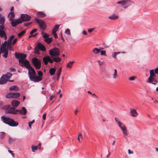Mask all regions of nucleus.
Returning a JSON list of instances; mask_svg holds the SVG:
<instances>
[{"label":"nucleus","instance_id":"36","mask_svg":"<svg viewBox=\"0 0 158 158\" xmlns=\"http://www.w3.org/2000/svg\"><path fill=\"white\" fill-rule=\"evenodd\" d=\"M2 52L4 53L3 56L5 58H6L8 55V50L2 51Z\"/></svg>","mask_w":158,"mask_h":158},{"label":"nucleus","instance_id":"10","mask_svg":"<svg viewBox=\"0 0 158 158\" xmlns=\"http://www.w3.org/2000/svg\"><path fill=\"white\" fill-rule=\"evenodd\" d=\"M19 65L21 67L24 66L27 69H28L30 66L29 61L27 60H23L21 61H19Z\"/></svg>","mask_w":158,"mask_h":158},{"label":"nucleus","instance_id":"44","mask_svg":"<svg viewBox=\"0 0 158 158\" xmlns=\"http://www.w3.org/2000/svg\"><path fill=\"white\" fill-rule=\"evenodd\" d=\"M25 33L26 31L24 30L19 33L18 35L19 37H21Z\"/></svg>","mask_w":158,"mask_h":158},{"label":"nucleus","instance_id":"63","mask_svg":"<svg viewBox=\"0 0 158 158\" xmlns=\"http://www.w3.org/2000/svg\"><path fill=\"white\" fill-rule=\"evenodd\" d=\"M52 34H53L55 38H56L57 37V35L56 33V32L54 33H52Z\"/></svg>","mask_w":158,"mask_h":158},{"label":"nucleus","instance_id":"1","mask_svg":"<svg viewBox=\"0 0 158 158\" xmlns=\"http://www.w3.org/2000/svg\"><path fill=\"white\" fill-rule=\"evenodd\" d=\"M28 73L29 78L31 81L34 82H38L41 80V79L38 76H36V72L31 65L28 69Z\"/></svg>","mask_w":158,"mask_h":158},{"label":"nucleus","instance_id":"46","mask_svg":"<svg viewBox=\"0 0 158 158\" xmlns=\"http://www.w3.org/2000/svg\"><path fill=\"white\" fill-rule=\"evenodd\" d=\"M31 148L32 151L33 152H34L37 149V147L34 146H32L31 147Z\"/></svg>","mask_w":158,"mask_h":158},{"label":"nucleus","instance_id":"53","mask_svg":"<svg viewBox=\"0 0 158 158\" xmlns=\"http://www.w3.org/2000/svg\"><path fill=\"white\" fill-rule=\"evenodd\" d=\"M15 140V139L12 138H9V143H11Z\"/></svg>","mask_w":158,"mask_h":158},{"label":"nucleus","instance_id":"33","mask_svg":"<svg viewBox=\"0 0 158 158\" xmlns=\"http://www.w3.org/2000/svg\"><path fill=\"white\" fill-rule=\"evenodd\" d=\"M41 33L43 35V38H44V39L48 38V37H49V35L48 34L44 32L43 31H42L41 32Z\"/></svg>","mask_w":158,"mask_h":158},{"label":"nucleus","instance_id":"51","mask_svg":"<svg viewBox=\"0 0 158 158\" xmlns=\"http://www.w3.org/2000/svg\"><path fill=\"white\" fill-rule=\"evenodd\" d=\"M0 30H6L3 24H1V25H0Z\"/></svg>","mask_w":158,"mask_h":158},{"label":"nucleus","instance_id":"48","mask_svg":"<svg viewBox=\"0 0 158 158\" xmlns=\"http://www.w3.org/2000/svg\"><path fill=\"white\" fill-rule=\"evenodd\" d=\"M65 33L68 35H70L71 34L70 30L68 28L66 29Z\"/></svg>","mask_w":158,"mask_h":158},{"label":"nucleus","instance_id":"47","mask_svg":"<svg viewBox=\"0 0 158 158\" xmlns=\"http://www.w3.org/2000/svg\"><path fill=\"white\" fill-rule=\"evenodd\" d=\"M38 74L39 75L38 76L39 77H40L41 79V80H42V76H43V73L42 71H39L38 72Z\"/></svg>","mask_w":158,"mask_h":158},{"label":"nucleus","instance_id":"26","mask_svg":"<svg viewBox=\"0 0 158 158\" xmlns=\"http://www.w3.org/2000/svg\"><path fill=\"white\" fill-rule=\"evenodd\" d=\"M155 74V71L154 69L150 70L149 77H155L156 76Z\"/></svg>","mask_w":158,"mask_h":158},{"label":"nucleus","instance_id":"15","mask_svg":"<svg viewBox=\"0 0 158 158\" xmlns=\"http://www.w3.org/2000/svg\"><path fill=\"white\" fill-rule=\"evenodd\" d=\"M130 113L131 115L133 117H136L138 115V113L136 111V110L134 109H130Z\"/></svg>","mask_w":158,"mask_h":158},{"label":"nucleus","instance_id":"20","mask_svg":"<svg viewBox=\"0 0 158 158\" xmlns=\"http://www.w3.org/2000/svg\"><path fill=\"white\" fill-rule=\"evenodd\" d=\"M6 30H0V36L1 38H4L5 40L7 39V36L5 32Z\"/></svg>","mask_w":158,"mask_h":158},{"label":"nucleus","instance_id":"31","mask_svg":"<svg viewBox=\"0 0 158 158\" xmlns=\"http://www.w3.org/2000/svg\"><path fill=\"white\" fill-rule=\"evenodd\" d=\"M5 19L4 17L2 16L1 15L0 17V24H3L5 23Z\"/></svg>","mask_w":158,"mask_h":158},{"label":"nucleus","instance_id":"17","mask_svg":"<svg viewBox=\"0 0 158 158\" xmlns=\"http://www.w3.org/2000/svg\"><path fill=\"white\" fill-rule=\"evenodd\" d=\"M27 111L24 107L22 108V110H18V114H20L25 115L27 114Z\"/></svg>","mask_w":158,"mask_h":158},{"label":"nucleus","instance_id":"55","mask_svg":"<svg viewBox=\"0 0 158 158\" xmlns=\"http://www.w3.org/2000/svg\"><path fill=\"white\" fill-rule=\"evenodd\" d=\"M8 151L11 154L13 157L14 158L15 156V155L14 153H13V152L10 150H8Z\"/></svg>","mask_w":158,"mask_h":158},{"label":"nucleus","instance_id":"38","mask_svg":"<svg viewBox=\"0 0 158 158\" xmlns=\"http://www.w3.org/2000/svg\"><path fill=\"white\" fill-rule=\"evenodd\" d=\"M124 134L125 135H127L128 133L127 132V130L126 126L121 129Z\"/></svg>","mask_w":158,"mask_h":158},{"label":"nucleus","instance_id":"40","mask_svg":"<svg viewBox=\"0 0 158 158\" xmlns=\"http://www.w3.org/2000/svg\"><path fill=\"white\" fill-rule=\"evenodd\" d=\"M12 93H9L6 95V97L7 98H13Z\"/></svg>","mask_w":158,"mask_h":158},{"label":"nucleus","instance_id":"25","mask_svg":"<svg viewBox=\"0 0 158 158\" xmlns=\"http://www.w3.org/2000/svg\"><path fill=\"white\" fill-rule=\"evenodd\" d=\"M12 46H13V45H12V43H8L7 42V50H8L9 51L12 50V49L13 48Z\"/></svg>","mask_w":158,"mask_h":158},{"label":"nucleus","instance_id":"54","mask_svg":"<svg viewBox=\"0 0 158 158\" xmlns=\"http://www.w3.org/2000/svg\"><path fill=\"white\" fill-rule=\"evenodd\" d=\"M37 31L36 29H34L32 30L30 32V34L31 35L33 34L34 33L36 32Z\"/></svg>","mask_w":158,"mask_h":158},{"label":"nucleus","instance_id":"37","mask_svg":"<svg viewBox=\"0 0 158 158\" xmlns=\"http://www.w3.org/2000/svg\"><path fill=\"white\" fill-rule=\"evenodd\" d=\"M74 62V61H69L67 64L66 67L67 68H71Z\"/></svg>","mask_w":158,"mask_h":158},{"label":"nucleus","instance_id":"45","mask_svg":"<svg viewBox=\"0 0 158 158\" xmlns=\"http://www.w3.org/2000/svg\"><path fill=\"white\" fill-rule=\"evenodd\" d=\"M39 49H38L37 48H35V50L34 52V53L35 54H40V52L39 51Z\"/></svg>","mask_w":158,"mask_h":158},{"label":"nucleus","instance_id":"9","mask_svg":"<svg viewBox=\"0 0 158 158\" xmlns=\"http://www.w3.org/2000/svg\"><path fill=\"white\" fill-rule=\"evenodd\" d=\"M15 55L16 58L19 60V61L20 60L21 61L24 60L27 57V56L25 54L19 53L16 52L15 53Z\"/></svg>","mask_w":158,"mask_h":158},{"label":"nucleus","instance_id":"3","mask_svg":"<svg viewBox=\"0 0 158 158\" xmlns=\"http://www.w3.org/2000/svg\"><path fill=\"white\" fill-rule=\"evenodd\" d=\"M1 119L2 121L6 124H7L11 127H16L19 125L17 122L15 121L12 119L5 117L4 116H2Z\"/></svg>","mask_w":158,"mask_h":158},{"label":"nucleus","instance_id":"23","mask_svg":"<svg viewBox=\"0 0 158 158\" xmlns=\"http://www.w3.org/2000/svg\"><path fill=\"white\" fill-rule=\"evenodd\" d=\"M37 15L39 18H43L46 16V15L42 12H39L37 13Z\"/></svg>","mask_w":158,"mask_h":158},{"label":"nucleus","instance_id":"50","mask_svg":"<svg viewBox=\"0 0 158 158\" xmlns=\"http://www.w3.org/2000/svg\"><path fill=\"white\" fill-rule=\"evenodd\" d=\"M136 78V77L135 76H132L129 78V80L130 81H133Z\"/></svg>","mask_w":158,"mask_h":158},{"label":"nucleus","instance_id":"24","mask_svg":"<svg viewBox=\"0 0 158 158\" xmlns=\"http://www.w3.org/2000/svg\"><path fill=\"white\" fill-rule=\"evenodd\" d=\"M118 77V75L117 74V70L115 69H114V73L112 74V78L114 79H116Z\"/></svg>","mask_w":158,"mask_h":158},{"label":"nucleus","instance_id":"35","mask_svg":"<svg viewBox=\"0 0 158 158\" xmlns=\"http://www.w3.org/2000/svg\"><path fill=\"white\" fill-rule=\"evenodd\" d=\"M18 87L16 86H10L9 88L10 90H14L16 91L18 90Z\"/></svg>","mask_w":158,"mask_h":158},{"label":"nucleus","instance_id":"16","mask_svg":"<svg viewBox=\"0 0 158 158\" xmlns=\"http://www.w3.org/2000/svg\"><path fill=\"white\" fill-rule=\"evenodd\" d=\"M7 41H5L4 42L2 43L0 48V51L2 52L3 51L7 50V48H6L7 46Z\"/></svg>","mask_w":158,"mask_h":158},{"label":"nucleus","instance_id":"64","mask_svg":"<svg viewBox=\"0 0 158 158\" xmlns=\"http://www.w3.org/2000/svg\"><path fill=\"white\" fill-rule=\"evenodd\" d=\"M82 34L83 35H87V32L85 30H83V32H82Z\"/></svg>","mask_w":158,"mask_h":158},{"label":"nucleus","instance_id":"42","mask_svg":"<svg viewBox=\"0 0 158 158\" xmlns=\"http://www.w3.org/2000/svg\"><path fill=\"white\" fill-rule=\"evenodd\" d=\"M14 38V36L13 35H11L10 36L9 39L8 40L7 42L8 43H12V41L13 39Z\"/></svg>","mask_w":158,"mask_h":158},{"label":"nucleus","instance_id":"59","mask_svg":"<svg viewBox=\"0 0 158 158\" xmlns=\"http://www.w3.org/2000/svg\"><path fill=\"white\" fill-rule=\"evenodd\" d=\"M31 24H32V23L28 22L26 23H25L24 24V26L25 27H27L28 25H30Z\"/></svg>","mask_w":158,"mask_h":158},{"label":"nucleus","instance_id":"56","mask_svg":"<svg viewBox=\"0 0 158 158\" xmlns=\"http://www.w3.org/2000/svg\"><path fill=\"white\" fill-rule=\"evenodd\" d=\"M98 62L99 65L101 66L103 65L104 64V61H101L100 60H98Z\"/></svg>","mask_w":158,"mask_h":158},{"label":"nucleus","instance_id":"62","mask_svg":"<svg viewBox=\"0 0 158 158\" xmlns=\"http://www.w3.org/2000/svg\"><path fill=\"white\" fill-rule=\"evenodd\" d=\"M46 114H44L43 116V118L44 120H45L46 119Z\"/></svg>","mask_w":158,"mask_h":158},{"label":"nucleus","instance_id":"61","mask_svg":"<svg viewBox=\"0 0 158 158\" xmlns=\"http://www.w3.org/2000/svg\"><path fill=\"white\" fill-rule=\"evenodd\" d=\"M94 28H90L88 29V31L89 33H91L94 30Z\"/></svg>","mask_w":158,"mask_h":158},{"label":"nucleus","instance_id":"28","mask_svg":"<svg viewBox=\"0 0 158 158\" xmlns=\"http://www.w3.org/2000/svg\"><path fill=\"white\" fill-rule=\"evenodd\" d=\"M49 72L51 75H53L55 73L56 69L55 68H51L50 69Z\"/></svg>","mask_w":158,"mask_h":158},{"label":"nucleus","instance_id":"34","mask_svg":"<svg viewBox=\"0 0 158 158\" xmlns=\"http://www.w3.org/2000/svg\"><path fill=\"white\" fill-rule=\"evenodd\" d=\"M62 71V68L60 67L59 69L56 72L57 79H58Z\"/></svg>","mask_w":158,"mask_h":158},{"label":"nucleus","instance_id":"2","mask_svg":"<svg viewBox=\"0 0 158 158\" xmlns=\"http://www.w3.org/2000/svg\"><path fill=\"white\" fill-rule=\"evenodd\" d=\"M49 54L51 58L55 62H58L61 60V59L58 57L60 53L58 48H54L49 50Z\"/></svg>","mask_w":158,"mask_h":158},{"label":"nucleus","instance_id":"52","mask_svg":"<svg viewBox=\"0 0 158 158\" xmlns=\"http://www.w3.org/2000/svg\"><path fill=\"white\" fill-rule=\"evenodd\" d=\"M92 96L94 98H95L96 100L98 99V96L94 93L92 94Z\"/></svg>","mask_w":158,"mask_h":158},{"label":"nucleus","instance_id":"57","mask_svg":"<svg viewBox=\"0 0 158 158\" xmlns=\"http://www.w3.org/2000/svg\"><path fill=\"white\" fill-rule=\"evenodd\" d=\"M17 38H15L12 41V44L13 45H14L16 43L17 41Z\"/></svg>","mask_w":158,"mask_h":158},{"label":"nucleus","instance_id":"32","mask_svg":"<svg viewBox=\"0 0 158 158\" xmlns=\"http://www.w3.org/2000/svg\"><path fill=\"white\" fill-rule=\"evenodd\" d=\"M108 18L111 20H114L117 19L118 18V16L114 14L109 17Z\"/></svg>","mask_w":158,"mask_h":158},{"label":"nucleus","instance_id":"30","mask_svg":"<svg viewBox=\"0 0 158 158\" xmlns=\"http://www.w3.org/2000/svg\"><path fill=\"white\" fill-rule=\"evenodd\" d=\"M52 38L50 37L44 39V41L48 44H50L52 41Z\"/></svg>","mask_w":158,"mask_h":158},{"label":"nucleus","instance_id":"14","mask_svg":"<svg viewBox=\"0 0 158 158\" xmlns=\"http://www.w3.org/2000/svg\"><path fill=\"white\" fill-rule=\"evenodd\" d=\"M114 119L115 121L117 122L118 126L121 129L125 127V125L123 123H121L120 122V120L119 118L115 117Z\"/></svg>","mask_w":158,"mask_h":158},{"label":"nucleus","instance_id":"5","mask_svg":"<svg viewBox=\"0 0 158 158\" xmlns=\"http://www.w3.org/2000/svg\"><path fill=\"white\" fill-rule=\"evenodd\" d=\"M12 76V74L11 73H8L6 74L2 75L0 79V84H3L5 83L7 81V80Z\"/></svg>","mask_w":158,"mask_h":158},{"label":"nucleus","instance_id":"58","mask_svg":"<svg viewBox=\"0 0 158 158\" xmlns=\"http://www.w3.org/2000/svg\"><path fill=\"white\" fill-rule=\"evenodd\" d=\"M5 133L4 132H2L1 134V138L2 139L5 136Z\"/></svg>","mask_w":158,"mask_h":158},{"label":"nucleus","instance_id":"18","mask_svg":"<svg viewBox=\"0 0 158 158\" xmlns=\"http://www.w3.org/2000/svg\"><path fill=\"white\" fill-rule=\"evenodd\" d=\"M37 47L39 50L42 51H45V47L41 43H38Z\"/></svg>","mask_w":158,"mask_h":158},{"label":"nucleus","instance_id":"12","mask_svg":"<svg viewBox=\"0 0 158 158\" xmlns=\"http://www.w3.org/2000/svg\"><path fill=\"white\" fill-rule=\"evenodd\" d=\"M51 58V56H47L43 57V61L45 65H47L48 62L51 63H53L54 60Z\"/></svg>","mask_w":158,"mask_h":158},{"label":"nucleus","instance_id":"7","mask_svg":"<svg viewBox=\"0 0 158 158\" xmlns=\"http://www.w3.org/2000/svg\"><path fill=\"white\" fill-rule=\"evenodd\" d=\"M132 2L130 0H123L117 2V4H120L122 7L124 8H126Z\"/></svg>","mask_w":158,"mask_h":158},{"label":"nucleus","instance_id":"39","mask_svg":"<svg viewBox=\"0 0 158 158\" xmlns=\"http://www.w3.org/2000/svg\"><path fill=\"white\" fill-rule=\"evenodd\" d=\"M78 139L79 140V141L80 142H81L82 141V139H83V137H82V136L81 134L80 133L79 134V135L78 136Z\"/></svg>","mask_w":158,"mask_h":158},{"label":"nucleus","instance_id":"19","mask_svg":"<svg viewBox=\"0 0 158 158\" xmlns=\"http://www.w3.org/2000/svg\"><path fill=\"white\" fill-rule=\"evenodd\" d=\"M155 77H149L148 79V82L154 85H156L157 83V80L155 79Z\"/></svg>","mask_w":158,"mask_h":158},{"label":"nucleus","instance_id":"27","mask_svg":"<svg viewBox=\"0 0 158 158\" xmlns=\"http://www.w3.org/2000/svg\"><path fill=\"white\" fill-rule=\"evenodd\" d=\"M13 98H18L20 95V94L18 92L12 93Z\"/></svg>","mask_w":158,"mask_h":158},{"label":"nucleus","instance_id":"6","mask_svg":"<svg viewBox=\"0 0 158 158\" xmlns=\"http://www.w3.org/2000/svg\"><path fill=\"white\" fill-rule=\"evenodd\" d=\"M32 62L36 69H39L40 68L41 63L40 60L36 57H34L32 60Z\"/></svg>","mask_w":158,"mask_h":158},{"label":"nucleus","instance_id":"41","mask_svg":"<svg viewBox=\"0 0 158 158\" xmlns=\"http://www.w3.org/2000/svg\"><path fill=\"white\" fill-rule=\"evenodd\" d=\"M93 52L95 54H97L100 52V49L97 48H95L93 50Z\"/></svg>","mask_w":158,"mask_h":158},{"label":"nucleus","instance_id":"11","mask_svg":"<svg viewBox=\"0 0 158 158\" xmlns=\"http://www.w3.org/2000/svg\"><path fill=\"white\" fill-rule=\"evenodd\" d=\"M20 19L22 23L23 21H28L31 18V16L26 14H22L21 15Z\"/></svg>","mask_w":158,"mask_h":158},{"label":"nucleus","instance_id":"29","mask_svg":"<svg viewBox=\"0 0 158 158\" xmlns=\"http://www.w3.org/2000/svg\"><path fill=\"white\" fill-rule=\"evenodd\" d=\"M59 25H55L52 30V33H56V31L58 30L59 28Z\"/></svg>","mask_w":158,"mask_h":158},{"label":"nucleus","instance_id":"13","mask_svg":"<svg viewBox=\"0 0 158 158\" xmlns=\"http://www.w3.org/2000/svg\"><path fill=\"white\" fill-rule=\"evenodd\" d=\"M22 23V21L20 19H13L11 21V25L13 27H15L17 25Z\"/></svg>","mask_w":158,"mask_h":158},{"label":"nucleus","instance_id":"43","mask_svg":"<svg viewBox=\"0 0 158 158\" xmlns=\"http://www.w3.org/2000/svg\"><path fill=\"white\" fill-rule=\"evenodd\" d=\"M120 53V52H114L112 54V56L114 58H116V55L118 54H119Z\"/></svg>","mask_w":158,"mask_h":158},{"label":"nucleus","instance_id":"8","mask_svg":"<svg viewBox=\"0 0 158 158\" xmlns=\"http://www.w3.org/2000/svg\"><path fill=\"white\" fill-rule=\"evenodd\" d=\"M35 20L36 22L39 24L41 29L44 30L46 28V25L44 21L37 18H35Z\"/></svg>","mask_w":158,"mask_h":158},{"label":"nucleus","instance_id":"4","mask_svg":"<svg viewBox=\"0 0 158 158\" xmlns=\"http://www.w3.org/2000/svg\"><path fill=\"white\" fill-rule=\"evenodd\" d=\"M4 108L5 110L6 113H9L13 114H18V110L15 109L14 108L11 107L9 105L5 106Z\"/></svg>","mask_w":158,"mask_h":158},{"label":"nucleus","instance_id":"21","mask_svg":"<svg viewBox=\"0 0 158 158\" xmlns=\"http://www.w3.org/2000/svg\"><path fill=\"white\" fill-rule=\"evenodd\" d=\"M20 102L18 100H13L11 102V105L15 107H17L19 104Z\"/></svg>","mask_w":158,"mask_h":158},{"label":"nucleus","instance_id":"22","mask_svg":"<svg viewBox=\"0 0 158 158\" xmlns=\"http://www.w3.org/2000/svg\"><path fill=\"white\" fill-rule=\"evenodd\" d=\"M15 17V14L13 11H10L8 15V17L9 18L10 20L12 21L14 19Z\"/></svg>","mask_w":158,"mask_h":158},{"label":"nucleus","instance_id":"49","mask_svg":"<svg viewBox=\"0 0 158 158\" xmlns=\"http://www.w3.org/2000/svg\"><path fill=\"white\" fill-rule=\"evenodd\" d=\"M100 54L101 55L106 56V52L105 51L102 50L100 52Z\"/></svg>","mask_w":158,"mask_h":158},{"label":"nucleus","instance_id":"60","mask_svg":"<svg viewBox=\"0 0 158 158\" xmlns=\"http://www.w3.org/2000/svg\"><path fill=\"white\" fill-rule=\"evenodd\" d=\"M154 71H155V73L156 74H158V67L156 68L155 69Z\"/></svg>","mask_w":158,"mask_h":158}]
</instances>
